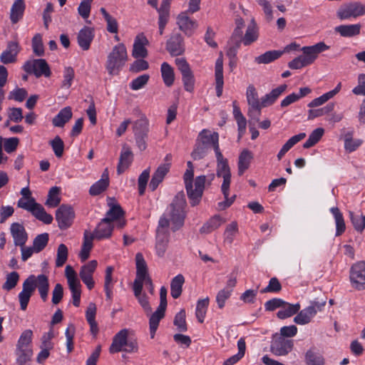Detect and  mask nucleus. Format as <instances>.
<instances>
[{"label": "nucleus", "mask_w": 365, "mask_h": 365, "mask_svg": "<svg viewBox=\"0 0 365 365\" xmlns=\"http://www.w3.org/2000/svg\"><path fill=\"white\" fill-rule=\"evenodd\" d=\"M123 211L119 205H110V209L106 212V217L98 225L92 234L97 240L108 238L111 236L113 225L112 222L117 221V227L122 228L125 222L123 219Z\"/></svg>", "instance_id": "nucleus-1"}, {"label": "nucleus", "mask_w": 365, "mask_h": 365, "mask_svg": "<svg viewBox=\"0 0 365 365\" xmlns=\"http://www.w3.org/2000/svg\"><path fill=\"white\" fill-rule=\"evenodd\" d=\"M187 169L184 173L183 180L187 196L192 206L197 205L202 196L206 180L205 175L197 176L195 179L193 187L194 167L190 161L187 163Z\"/></svg>", "instance_id": "nucleus-2"}, {"label": "nucleus", "mask_w": 365, "mask_h": 365, "mask_svg": "<svg viewBox=\"0 0 365 365\" xmlns=\"http://www.w3.org/2000/svg\"><path fill=\"white\" fill-rule=\"evenodd\" d=\"M329 48V46L323 41H320L313 46H303L301 48L302 55L289 61L288 66L291 69H300L311 65L316 61L321 53Z\"/></svg>", "instance_id": "nucleus-3"}, {"label": "nucleus", "mask_w": 365, "mask_h": 365, "mask_svg": "<svg viewBox=\"0 0 365 365\" xmlns=\"http://www.w3.org/2000/svg\"><path fill=\"white\" fill-rule=\"evenodd\" d=\"M128 60L127 50L123 43L115 45L108 55L106 68L110 76L118 75Z\"/></svg>", "instance_id": "nucleus-4"}, {"label": "nucleus", "mask_w": 365, "mask_h": 365, "mask_svg": "<svg viewBox=\"0 0 365 365\" xmlns=\"http://www.w3.org/2000/svg\"><path fill=\"white\" fill-rule=\"evenodd\" d=\"M32 338L33 331L31 329H26L21 334L15 351L19 365H29V363L33 356Z\"/></svg>", "instance_id": "nucleus-5"}, {"label": "nucleus", "mask_w": 365, "mask_h": 365, "mask_svg": "<svg viewBox=\"0 0 365 365\" xmlns=\"http://www.w3.org/2000/svg\"><path fill=\"white\" fill-rule=\"evenodd\" d=\"M185 205V194L183 192H180L175 196L168 209L170 220L173 225V230L179 229L184 223Z\"/></svg>", "instance_id": "nucleus-6"}, {"label": "nucleus", "mask_w": 365, "mask_h": 365, "mask_svg": "<svg viewBox=\"0 0 365 365\" xmlns=\"http://www.w3.org/2000/svg\"><path fill=\"white\" fill-rule=\"evenodd\" d=\"M128 333L129 331L127 329H123L114 336L109 348L110 353L114 354L120 351L134 353L138 351V342L135 339H128Z\"/></svg>", "instance_id": "nucleus-7"}, {"label": "nucleus", "mask_w": 365, "mask_h": 365, "mask_svg": "<svg viewBox=\"0 0 365 365\" xmlns=\"http://www.w3.org/2000/svg\"><path fill=\"white\" fill-rule=\"evenodd\" d=\"M138 118L133 122V132L138 148L144 150L147 148V140L149 133V120L140 110H136Z\"/></svg>", "instance_id": "nucleus-8"}, {"label": "nucleus", "mask_w": 365, "mask_h": 365, "mask_svg": "<svg viewBox=\"0 0 365 365\" xmlns=\"http://www.w3.org/2000/svg\"><path fill=\"white\" fill-rule=\"evenodd\" d=\"M136 264V277L134 280L133 284H136L137 282L140 283L142 288L143 284L148 286L149 292L151 294L154 293V287L151 278L148 272L147 263L144 259L142 253L138 252L135 255Z\"/></svg>", "instance_id": "nucleus-9"}, {"label": "nucleus", "mask_w": 365, "mask_h": 365, "mask_svg": "<svg viewBox=\"0 0 365 365\" xmlns=\"http://www.w3.org/2000/svg\"><path fill=\"white\" fill-rule=\"evenodd\" d=\"M364 15H365V4L359 1L343 4L336 11V16L340 20L356 19Z\"/></svg>", "instance_id": "nucleus-10"}, {"label": "nucleus", "mask_w": 365, "mask_h": 365, "mask_svg": "<svg viewBox=\"0 0 365 365\" xmlns=\"http://www.w3.org/2000/svg\"><path fill=\"white\" fill-rule=\"evenodd\" d=\"M23 69L27 73L34 74L36 78L41 76L49 77L51 74L50 68L43 58L29 60L25 62Z\"/></svg>", "instance_id": "nucleus-11"}, {"label": "nucleus", "mask_w": 365, "mask_h": 365, "mask_svg": "<svg viewBox=\"0 0 365 365\" xmlns=\"http://www.w3.org/2000/svg\"><path fill=\"white\" fill-rule=\"evenodd\" d=\"M326 302H312L307 307L301 310L294 318V322L299 325L309 324L318 312L322 311Z\"/></svg>", "instance_id": "nucleus-12"}, {"label": "nucleus", "mask_w": 365, "mask_h": 365, "mask_svg": "<svg viewBox=\"0 0 365 365\" xmlns=\"http://www.w3.org/2000/svg\"><path fill=\"white\" fill-rule=\"evenodd\" d=\"M350 282L354 288L358 290L365 289V262L359 261L350 269Z\"/></svg>", "instance_id": "nucleus-13"}, {"label": "nucleus", "mask_w": 365, "mask_h": 365, "mask_svg": "<svg viewBox=\"0 0 365 365\" xmlns=\"http://www.w3.org/2000/svg\"><path fill=\"white\" fill-rule=\"evenodd\" d=\"M294 343L291 339H287L279 334L273 335L272 341L270 346V350L275 356H286L293 349Z\"/></svg>", "instance_id": "nucleus-14"}, {"label": "nucleus", "mask_w": 365, "mask_h": 365, "mask_svg": "<svg viewBox=\"0 0 365 365\" xmlns=\"http://www.w3.org/2000/svg\"><path fill=\"white\" fill-rule=\"evenodd\" d=\"M75 213L70 205H61L56 212V220L61 230L68 228L73 223Z\"/></svg>", "instance_id": "nucleus-15"}, {"label": "nucleus", "mask_w": 365, "mask_h": 365, "mask_svg": "<svg viewBox=\"0 0 365 365\" xmlns=\"http://www.w3.org/2000/svg\"><path fill=\"white\" fill-rule=\"evenodd\" d=\"M35 290V276H29L23 283L22 291L19 294V299L21 309L26 310L32 295Z\"/></svg>", "instance_id": "nucleus-16"}, {"label": "nucleus", "mask_w": 365, "mask_h": 365, "mask_svg": "<svg viewBox=\"0 0 365 365\" xmlns=\"http://www.w3.org/2000/svg\"><path fill=\"white\" fill-rule=\"evenodd\" d=\"M20 51L21 46L18 41H9L6 49L0 55V61L4 64L15 63L17 61V56Z\"/></svg>", "instance_id": "nucleus-17"}, {"label": "nucleus", "mask_w": 365, "mask_h": 365, "mask_svg": "<svg viewBox=\"0 0 365 365\" xmlns=\"http://www.w3.org/2000/svg\"><path fill=\"white\" fill-rule=\"evenodd\" d=\"M197 141L204 145L214 148L215 153L220 150L219 145V135L217 133H211L209 130L204 129L198 135Z\"/></svg>", "instance_id": "nucleus-18"}, {"label": "nucleus", "mask_w": 365, "mask_h": 365, "mask_svg": "<svg viewBox=\"0 0 365 365\" xmlns=\"http://www.w3.org/2000/svg\"><path fill=\"white\" fill-rule=\"evenodd\" d=\"M97 264L98 262L96 260H91L88 264L83 265L79 273L80 277L88 289H93L94 287L93 274L97 267Z\"/></svg>", "instance_id": "nucleus-19"}, {"label": "nucleus", "mask_w": 365, "mask_h": 365, "mask_svg": "<svg viewBox=\"0 0 365 365\" xmlns=\"http://www.w3.org/2000/svg\"><path fill=\"white\" fill-rule=\"evenodd\" d=\"M10 232L16 246L25 245L28 240V234L23 225L14 222L11 225Z\"/></svg>", "instance_id": "nucleus-20"}, {"label": "nucleus", "mask_w": 365, "mask_h": 365, "mask_svg": "<svg viewBox=\"0 0 365 365\" xmlns=\"http://www.w3.org/2000/svg\"><path fill=\"white\" fill-rule=\"evenodd\" d=\"M177 24L179 29L188 36H191L197 26V23L190 19L187 16V12H182L178 16Z\"/></svg>", "instance_id": "nucleus-21"}, {"label": "nucleus", "mask_w": 365, "mask_h": 365, "mask_svg": "<svg viewBox=\"0 0 365 365\" xmlns=\"http://www.w3.org/2000/svg\"><path fill=\"white\" fill-rule=\"evenodd\" d=\"M170 168V163H164L158 166L157 170L153 173L149 184V187L152 191L155 190L160 183L163 182L165 176L169 172Z\"/></svg>", "instance_id": "nucleus-22"}, {"label": "nucleus", "mask_w": 365, "mask_h": 365, "mask_svg": "<svg viewBox=\"0 0 365 365\" xmlns=\"http://www.w3.org/2000/svg\"><path fill=\"white\" fill-rule=\"evenodd\" d=\"M166 48L172 56H178L182 53V37L180 34H174L168 40Z\"/></svg>", "instance_id": "nucleus-23"}, {"label": "nucleus", "mask_w": 365, "mask_h": 365, "mask_svg": "<svg viewBox=\"0 0 365 365\" xmlns=\"http://www.w3.org/2000/svg\"><path fill=\"white\" fill-rule=\"evenodd\" d=\"M169 242V233L167 231L157 230L155 252L159 257H164Z\"/></svg>", "instance_id": "nucleus-24"}, {"label": "nucleus", "mask_w": 365, "mask_h": 365, "mask_svg": "<svg viewBox=\"0 0 365 365\" xmlns=\"http://www.w3.org/2000/svg\"><path fill=\"white\" fill-rule=\"evenodd\" d=\"M93 30L88 26H84L78 34L77 41L78 46L83 50L89 49L91 43L93 39Z\"/></svg>", "instance_id": "nucleus-25"}, {"label": "nucleus", "mask_w": 365, "mask_h": 365, "mask_svg": "<svg viewBox=\"0 0 365 365\" xmlns=\"http://www.w3.org/2000/svg\"><path fill=\"white\" fill-rule=\"evenodd\" d=\"M148 43V41L143 34L138 35L134 41L132 56L135 58H145L148 56V51L145 45Z\"/></svg>", "instance_id": "nucleus-26"}, {"label": "nucleus", "mask_w": 365, "mask_h": 365, "mask_svg": "<svg viewBox=\"0 0 365 365\" xmlns=\"http://www.w3.org/2000/svg\"><path fill=\"white\" fill-rule=\"evenodd\" d=\"M223 178V182L222 184V192L225 196V200L221 202H219L218 207L220 210H225L227 207H230L234 202L235 195L229 198V188L231 181V173L228 175H221Z\"/></svg>", "instance_id": "nucleus-27"}, {"label": "nucleus", "mask_w": 365, "mask_h": 365, "mask_svg": "<svg viewBox=\"0 0 365 365\" xmlns=\"http://www.w3.org/2000/svg\"><path fill=\"white\" fill-rule=\"evenodd\" d=\"M361 25L360 24L340 25L334 28L336 33L345 38H351L360 34Z\"/></svg>", "instance_id": "nucleus-28"}, {"label": "nucleus", "mask_w": 365, "mask_h": 365, "mask_svg": "<svg viewBox=\"0 0 365 365\" xmlns=\"http://www.w3.org/2000/svg\"><path fill=\"white\" fill-rule=\"evenodd\" d=\"M223 85V60L222 57L220 56L215 62V88L217 97L222 94Z\"/></svg>", "instance_id": "nucleus-29"}, {"label": "nucleus", "mask_w": 365, "mask_h": 365, "mask_svg": "<svg viewBox=\"0 0 365 365\" xmlns=\"http://www.w3.org/2000/svg\"><path fill=\"white\" fill-rule=\"evenodd\" d=\"M165 310L166 309L158 307L156 311L150 315L149 319V329L151 339L155 337L159 323L165 317Z\"/></svg>", "instance_id": "nucleus-30"}, {"label": "nucleus", "mask_w": 365, "mask_h": 365, "mask_svg": "<svg viewBox=\"0 0 365 365\" xmlns=\"http://www.w3.org/2000/svg\"><path fill=\"white\" fill-rule=\"evenodd\" d=\"M133 161V153L130 148L123 146L117 167L118 174H122L131 164Z\"/></svg>", "instance_id": "nucleus-31"}, {"label": "nucleus", "mask_w": 365, "mask_h": 365, "mask_svg": "<svg viewBox=\"0 0 365 365\" xmlns=\"http://www.w3.org/2000/svg\"><path fill=\"white\" fill-rule=\"evenodd\" d=\"M304 362L306 365H325V359L316 348L313 347L306 351Z\"/></svg>", "instance_id": "nucleus-32"}, {"label": "nucleus", "mask_w": 365, "mask_h": 365, "mask_svg": "<svg viewBox=\"0 0 365 365\" xmlns=\"http://www.w3.org/2000/svg\"><path fill=\"white\" fill-rule=\"evenodd\" d=\"M25 9L24 0L14 1L10 10V19L12 24H16L23 18Z\"/></svg>", "instance_id": "nucleus-33"}, {"label": "nucleus", "mask_w": 365, "mask_h": 365, "mask_svg": "<svg viewBox=\"0 0 365 365\" xmlns=\"http://www.w3.org/2000/svg\"><path fill=\"white\" fill-rule=\"evenodd\" d=\"M134 295L138 299V303L140 304L143 310L146 314H150L152 311V308L150 305L148 298L145 294H142V287L139 282H136V284L133 286Z\"/></svg>", "instance_id": "nucleus-34"}, {"label": "nucleus", "mask_w": 365, "mask_h": 365, "mask_svg": "<svg viewBox=\"0 0 365 365\" xmlns=\"http://www.w3.org/2000/svg\"><path fill=\"white\" fill-rule=\"evenodd\" d=\"M109 185L108 172L106 169L103 173L101 178L95 182L89 190V193L91 195H98L103 192Z\"/></svg>", "instance_id": "nucleus-35"}, {"label": "nucleus", "mask_w": 365, "mask_h": 365, "mask_svg": "<svg viewBox=\"0 0 365 365\" xmlns=\"http://www.w3.org/2000/svg\"><path fill=\"white\" fill-rule=\"evenodd\" d=\"M71 107L67 106L62 108L58 113L53 118L52 123L55 127L62 128L72 118Z\"/></svg>", "instance_id": "nucleus-36"}, {"label": "nucleus", "mask_w": 365, "mask_h": 365, "mask_svg": "<svg viewBox=\"0 0 365 365\" xmlns=\"http://www.w3.org/2000/svg\"><path fill=\"white\" fill-rule=\"evenodd\" d=\"M258 36V28L255 21L252 19L247 28L245 34L242 38V41L245 46H250L257 40Z\"/></svg>", "instance_id": "nucleus-37"}, {"label": "nucleus", "mask_w": 365, "mask_h": 365, "mask_svg": "<svg viewBox=\"0 0 365 365\" xmlns=\"http://www.w3.org/2000/svg\"><path fill=\"white\" fill-rule=\"evenodd\" d=\"M94 236L92 233L85 231L83 236V242L82 245L81 251L80 252V257L81 261H86L90 255V251L93 247V240L94 239Z\"/></svg>", "instance_id": "nucleus-38"}, {"label": "nucleus", "mask_w": 365, "mask_h": 365, "mask_svg": "<svg viewBox=\"0 0 365 365\" xmlns=\"http://www.w3.org/2000/svg\"><path fill=\"white\" fill-rule=\"evenodd\" d=\"M299 309L300 304L299 303L289 304L284 301L281 309L277 312V316L278 318L284 319L297 314Z\"/></svg>", "instance_id": "nucleus-39"}, {"label": "nucleus", "mask_w": 365, "mask_h": 365, "mask_svg": "<svg viewBox=\"0 0 365 365\" xmlns=\"http://www.w3.org/2000/svg\"><path fill=\"white\" fill-rule=\"evenodd\" d=\"M252 158V153L249 150L245 149L242 151L238 160V174L240 175H242L248 169Z\"/></svg>", "instance_id": "nucleus-40"}, {"label": "nucleus", "mask_w": 365, "mask_h": 365, "mask_svg": "<svg viewBox=\"0 0 365 365\" xmlns=\"http://www.w3.org/2000/svg\"><path fill=\"white\" fill-rule=\"evenodd\" d=\"M306 137V133H301L290 138L286 143L282 146L277 154V159L280 160L282 157L298 142Z\"/></svg>", "instance_id": "nucleus-41"}, {"label": "nucleus", "mask_w": 365, "mask_h": 365, "mask_svg": "<svg viewBox=\"0 0 365 365\" xmlns=\"http://www.w3.org/2000/svg\"><path fill=\"white\" fill-rule=\"evenodd\" d=\"M215 156L217 160V175L221 177V175L230 174L228 161L224 158L221 151L215 153Z\"/></svg>", "instance_id": "nucleus-42"}, {"label": "nucleus", "mask_w": 365, "mask_h": 365, "mask_svg": "<svg viewBox=\"0 0 365 365\" xmlns=\"http://www.w3.org/2000/svg\"><path fill=\"white\" fill-rule=\"evenodd\" d=\"M330 212L332 213L336 223V236H340L346 230V225L344 220L342 213L340 212L338 207H334L330 209Z\"/></svg>", "instance_id": "nucleus-43"}, {"label": "nucleus", "mask_w": 365, "mask_h": 365, "mask_svg": "<svg viewBox=\"0 0 365 365\" xmlns=\"http://www.w3.org/2000/svg\"><path fill=\"white\" fill-rule=\"evenodd\" d=\"M283 52L280 51H268L264 53L255 57V61L258 64H267L278 59Z\"/></svg>", "instance_id": "nucleus-44"}, {"label": "nucleus", "mask_w": 365, "mask_h": 365, "mask_svg": "<svg viewBox=\"0 0 365 365\" xmlns=\"http://www.w3.org/2000/svg\"><path fill=\"white\" fill-rule=\"evenodd\" d=\"M185 282V278L182 274H178L171 281L170 293L174 299H178L182 293V287Z\"/></svg>", "instance_id": "nucleus-45"}, {"label": "nucleus", "mask_w": 365, "mask_h": 365, "mask_svg": "<svg viewBox=\"0 0 365 365\" xmlns=\"http://www.w3.org/2000/svg\"><path fill=\"white\" fill-rule=\"evenodd\" d=\"M160 71L164 83L168 87L171 86L175 80L173 68L168 63L164 62L161 65Z\"/></svg>", "instance_id": "nucleus-46"}, {"label": "nucleus", "mask_w": 365, "mask_h": 365, "mask_svg": "<svg viewBox=\"0 0 365 365\" xmlns=\"http://www.w3.org/2000/svg\"><path fill=\"white\" fill-rule=\"evenodd\" d=\"M224 222L223 220L219 216L215 215L210 218L209 221L205 223L200 228V232L204 234L210 233L220 227Z\"/></svg>", "instance_id": "nucleus-47"}, {"label": "nucleus", "mask_w": 365, "mask_h": 365, "mask_svg": "<svg viewBox=\"0 0 365 365\" xmlns=\"http://www.w3.org/2000/svg\"><path fill=\"white\" fill-rule=\"evenodd\" d=\"M31 212L39 220L42 221L45 224H51L53 221V217L50 214H48L44 208L38 203L36 204V206L33 207Z\"/></svg>", "instance_id": "nucleus-48"}, {"label": "nucleus", "mask_w": 365, "mask_h": 365, "mask_svg": "<svg viewBox=\"0 0 365 365\" xmlns=\"http://www.w3.org/2000/svg\"><path fill=\"white\" fill-rule=\"evenodd\" d=\"M238 353L227 359L223 365H234L240 361L245 355L246 344L244 339H240L237 341Z\"/></svg>", "instance_id": "nucleus-49"}, {"label": "nucleus", "mask_w": 365, "mask_h": 365, "mask_svg": "<svg viewBox=\"0 0 365 365\" xmlns=\"http://www.w3.org/2000/svg\"><path fill=\"white\" fill-rule=\"evenodd\" d=\"M209 305V298L199 299L197 302L195 315L200 323L204 322L207 309Z\"/></svg>", "instance_id": "nucleus-50"}, {"label": "nucleus", "mask_w": 365, "mask_h": 365, "mask_svg": "<svg viewBox=\"0 0 365 365\" xmlns=\"http://www.w3.org/2000/svg\"><path fill=\"white\" fill-rule=\"evenodd\" d=\"M324 133V130L322 128L314 129L309 136V138L304 143V148H309L317 144L322 138Z\"/></svg>", "instance_id": "nucleus-51"}, {"label": "nucleus", "mask_w": 365, "mask_h": 365, "mask_svg": "<svg viewBox=\"0 0 365 365\" xmlns=\"http://www.w3.org/2000/svg\"><path fill=\"white\" fill-rule=\"evenodd\" d=\"M238 232V226L236 222H232L229 224L224 232V241L227 244H232L235 237Z\"/></svg>", "instance_id": "nucleus-52"}, {"label": "nucleus", "mask_w": 365, "mask_h": 365, "mask_svg": "<svg viewBox=\"0 0 365 365\" xmlns=\"http://www.w3.org/2000/svg\"><path fill=\"white\" fill-rule=\"evenodd\" d=\"M60 188L58 187H52L48 195V199L46 204L51 207H57L60 202L61 198L59 197Z\"/></svg>", "instance_id": "nucleus-53"}, {"label": "nucleus", "mask_w": 365, "mask_h": 365, "mask_svg": "<svg viewBox=\"0 0 365 365\" xmlns=\"http://www.w3.org/2000/svg\"><path fill=\"white\" fill-rule=\"evenodd\" d=\"M351 220L354 229L361 232L365 228V216L363 214L349 212Z\"/></svg>", "instance_id": "nucleus-54"}, {"label": "nucleus", "mask_w": 365, "mask_h": 365, "mask_svg": "<svg viewBox=\"0 0 365 365\" xmlns=\"http://www.w3.org/2000/svg\"><path fill=\"white\" fill-rule=\"evenodd\" d=\"M48 234L45 232L37 235L33 242V247L36 250V253H38L42 251L48 244Z\"/></svg>", "instance_id": "nucleus-55"}, {"label": "nucleus", "mask_w": 365, "mask_h": 365, "mask_svg": "<svg viewBox=\"0 0 365 365\" xmlns=\"http://www.w3.org/2000/svg\"><path fill=\"white\" fill-rule=\"evenodd\" d=\"M210 148L204 145L198 141H196L195 147L191 153V156L195 160H198L204 158L207 154Z\"/></svg>", "instance_id": "nucleus-56"}, {"label": "nucleus", "mask_w": 365, "mask_h": 365, "mask_svg": "<svg viewBox=\"0 0 365 365\" xmlns=\"http://www.w3.org/2000/svg\"><path fill=\"white\" fill-rule=\"evenodd\" d=\"M247 99L250 106L258 108L262 106V101L259 102L257 91L253 86H249L247 89Z\"/></svg>", "instance_id": "nucleus-57"}, {"label": "nucleus", "mask_w": 365, "mask_h": 365, "mask_svg": "<svg viewBox=\"0 0 365 365\" xmlns=\"http://www.w3.org/2000/svg\"><path fill=\"white\" fill-rule=\"evenodd\" d=\"M75 77V72L72 67L67 66L63 70V80L61 83V88L68 89L73 83Z\"/></svg>", "instance_id": "nucleus-58"}, {"label": "nucleus", "mask_w": 365, "mask_h": 365, "mask_svg": "<svg viewBox=\"0 0 365 365\" xmlns=\"http://www.w3.org/2000/svg\"><path fill=\"white\" fill-rule=\"evenodd\" d=\"M68 259V248L64 244H61L58 247L56 265L58 267H62Z\"/></svg>", "instance_id": "nucleus-59"}, {"label": "nucleus", "mask_w": 365, "mask_h": 365, "mask_svg": "<svg viewBox=\"0 0 365 365\" xmlns=\"http://www.w3.org/2000/svg\"><path fill=\"white\" fill-rule=\"evenodd\" d=\"M363 141L361 139H353L349 134H347L344 138V148L349 153L355 151Z\"/></svg>", "instance_id": "nucleus-60"}, {"label": "nucleus", "mask_w": 365, "mask_h": 365, "mask_svg": "<svg viewBox=\"0 0 365 365\" xmlns=\"http://www.w3.org/2000/svg\"><path fill=\"white\" fill-rule=\"evenodd\" d=\"M32 48L34 53L38 56H42L44 54L42 36L40 34H36L32 38Z\"/></svg>", "instance_id": "nucleus-61"}, {"label": "nucleus", "mask_w": 365, "mask_h": 365, "mask_svg": "<svg viewBox=\"0 0 365 365\" xmlns=\"http://www.w3.org/2000/svg\"><path fill=\"white\" fill-rule=\"evenodd\" d=\"M19 279V275L16 272H12L6 276V282L3 284L2 288L7 291L14 289Z\"/></svg>", "instance_id": "nucleus-62"}, {"label": "nucleus", "mask_w": 365, "mask_h": 365, "mask_svg": "<svg viewBox=\"0 0 365 365\" xmlns=\"http://www.w3.org/2000/svg\"><path fill=\"white\" fill-rule=\"evenodd\" d=\"M149 78L150 76L148 74L141 75L131 81L130 87L133 91H138L148 83Z\"/></svg>", "instance_id": "nucleus-63"}, {"label": "nucleus", "mask_w": 365, "mask_h": 365, "mask_svg": "<svg viewBox=\"0 0 365 365\" xmlns=\"http://www.w3.org/2000/svg\"><path fill=\"white\" fill-rule=\"evenodd\" d=\"M50 145L56 157L60 158L63 155L64 143L59 136H56L53 140L50 142Z\"/></svg>", "instance_id": "nucleus-64"}]
</instances>
